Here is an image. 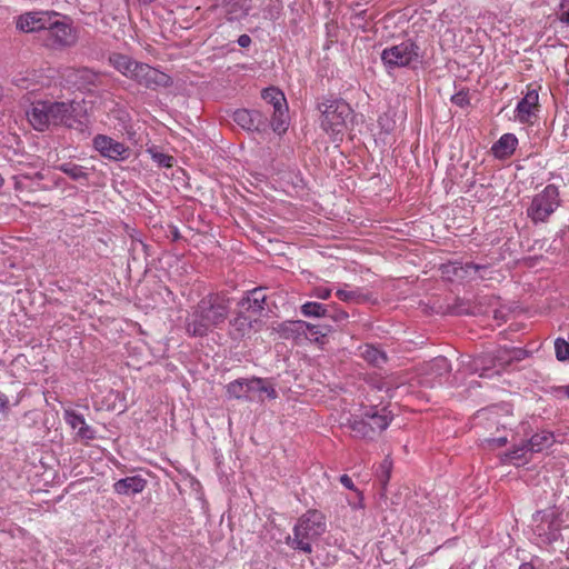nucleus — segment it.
Segmentation results:
<instances>
[{"label": "nucleus", "mask_w": 569, "mask_h": 569, "mask_svg": "<svg viewBox=\"0 0 569 569\" xmlns=\"http://www.w3.org/2000/svg\"><path fill=\"white\" fill-rule=\"evenodd\" d=\"M230 311V298L224 293H211L203 297L186 320V330L190 336L204 337L220 327Z\"/></svg>", "instance_id": "1"}, {"label": "nucleus", "mask_w": 569, "mask_h": 569, "mask_svg": "<svg viewBox=\"0 0 569 569\" xmlns=\"http://www.w3.org/2000/svg\"><path fill=\"white\" fill-rule=\"evenodd\" d=\"M27 118L38 131H44L50 126H66L83 136L90 134L87 122L73 116L71 103L39 101L27 111Z\"/></svg>", "instance_id": "2"}, {"label": "nucleus", "mask_w": 569, "mask_h": 569, "mask_svg": "<svg viewBox=\"0 0 569 569\" xmlns=\"http://www.w3.org/2000/svg\"><path fill=\"white\" fill-rule=\"evenodd\" d=\"M326 529L323 513L318 510H308L298 518L292 536L286 538V543L293 550L310 555L313 551L312 543L325 533Z\"/></svg>", "instance_id": "3"}, {"label": "nucleus", "mask_w": 569, "mask_h": 569, "mask_svg": "<svg viewBox=\"0 0 569 569\" xmlns=\"http://www.w3.org/2000/svg\"><path fill=\"white\" fill-rule=\"evenodd\" d=\"M380 59L386 71L391 74L398 69H416L422 62L423 53L412 39H406L386 47L380 53Z\"/></svg>", "instance_id": "4"}, {"label": "nucleus", "mask_w": 569, "mask_h": 569, "mask_svg": "<svg viewBox=\"0 0 569 569\" xmlns=\"http://www.w3.org/2000/svg\"><path fill=\"white\" fill-rule=\"evenodd\" d=\"M321 112V128L336 139V136L342 133L347 120L351 116L350 106L342 99H325L318 104Z\"/></svg>", "instance_id": "5"}, {"label": "nucleus", "mask_w": 569, "mask_h": 569, "mask_svg": "<svg viewBox=\"0 0 569 569\" xmlns=\"http://www.w3.org/2000/svg\"><path fill=\"white\" fill-rule=\"evenodd\" d=\"M561 199L557 186L547 184L539 193L535 194L527 208V217L532 223H545L560 207Z\"/></svg>", "instance_id": "6"}, {"label": "nucleus", "mask_w": 569, "mask_h": 569, "mask_svg": "<svg viewBox=\"0 0 569 569\" xmlns=\"http://www.w3.org/2000/svg\"><path fill=\"white\" fill-rule=\"evenodd\" d=\"M51 22L52 26L48 27L44 36H40L47 48L61 50L76 46L78 42V30L73 27L70 19L57 13V19H52Z\"/></svg>", "instance_id": "7"}, {"label": "nucleus", "mask_w": 569, "mask_h": 569, "mask_svg": "<svg viewBox=\"0 0 569 569\" xmlns=\"http://www.w3.org/2000/svg\"><path fill=\"white\" fill-rule=\"evenodd\" d=\"M263 100L271 104L273 113L271 118L272 130L277 133H282L287 130V112L288 106L284 94L277 88H267L262 91Z\"/></svg>", "instance_id": "8"}, {"label": "nucleus", "mask_w": 569, "mask_h": 569, "mask_svg": "<svg viewBox=\"0 0 569 569\" xmlns=\"http://www.w3.org/2000/svg\"><path fill=\"white\" fill-rule=\"evenodd\" d=\"M451 371V365L445 357H437L421 367L419 383L426 388L442 385Z\"/></svg>", "instance_id": "9"}, {"label": "nucleus", "mask_w": 569, "mask_h": 569, "mask_svg": "<svg viewBox=\"0 0 569 569\" xmlns=\"http://www.w3.org/2000/svg\"><path fill=\"white\" fill-rule=\"evenodd\" d=\"M57 19L54 11H31L21 14L17 20V28L23 32H39L44 36L51 20Z\"/></svg>", "instance_id": "10"}, {"label": "nucleus", "mask_w": 569, "mask_h": 569, "mask_svg": "<svg viewBox=\"0 0 569 569\" xmlns=\"http://www.w3.org/2000/svg\"><path fill=\"white\" fill-rule=\"evenodd\" d=\"M93 148L103 157L113 161L124 160L130 156V149L122 142L106 134L93 138Z\"/></svg>", "instance_id": "11"}, {"label": "nucleus", "mask_w": 569, "mask_h": 569, "mask_svg": "<svg viewBox=\"0 0 569 569\" xmlns=\"http://www.w3.org/2000/svg\"><path fill=\"white\" fill-rule=\"evenodd\" d=\"M136 82L148 89H157L159 87H168L171 84V78L164 72L142 63L138 67Z\"/></svg>", "instance_id": "12"}, {"label": "nucleus", "mask_w": 569, "mask_h": 569, "mask_svg": "<svg viewBox=\"0 0 569 569\" xmlns=\"http://www.w3.org/2000/svg\"><path fill=\"white\" fill-rule=\"evenodd\" d=\"M262 388V378L237 379L227 385V393L234 399L251 400L252 393Z\"/></svg>", "instance_id": "13"}, {"label": "nucleus", "mask_w": 569, "mask_h": 569, "mask_svg": "<svg viewBox=\"0 0 569 569\" xmlns=\"http://www.w3.org/2000/svg\"><path fill=\"white\" fill-rule=\"evenodd\" d=\"M233 121L244 130L261 131L267 118L258 110L239 109L233 113Z\"/></svg>", "instance_id": "14"}, {"label": "nucleus", "mask_w": 569, "mask_h": 569, "mask_svg": "<svg viewBox=\"0 0 569 569\" xmlns=\"http://www.w3.org/2000/svg\"><path fill=\"white\" fill-rule=\"evenodd\" d=\"M252 315L248 313L244 309L238 308L234 317L229 321V336L233 340H241L248 336L252 329L253 322Z\"/></svg>", "instance_id": "15"}, {"label": "nucleus", "mask_w": 569, "mask_h": 569, "mask_svg": "<svg viewBox=\"0 0 569 569\" xmlns=\"http://www.w3.org/2000/svg\"><path fill=\"white\" fill-rule=\"evenodd\" d=\"M539 108V94L535 88H528L525 97L516 107V118L521 122H529L532 116H536Z\"/></svg>", "instance_id": "16"}, {"label": "nucleus", "mask_w": 569, "mask_h": 569, "mask_svg": "<svg viewBox=\"0 0 569 569\" xmlns=\"http://www.w3.org/2000/svg\"><path fill=\"white\" fill-rule=\"evenodd\" d=\"M67 80L78 89H90L99 83L100 74L90 68H71L67 70Z\"/></svg>", "instance_id": "17"}, {"label": "nucleus", "mask_w": 569, "mask_h": 569, "mask_svg": "<svg viewBox=\"0 0 569 569\" xmlns=\"http://www.w3.org/2000/svg\"><path fill=\"white\" fill-rule=\"evenodd\" d=\"M63 419L67 425H69L73 430H77V437L81 440L90 441L96 439V430L89 426L84 417L72 410L66 409L63 412Z\"/></svg>", "instance_id": "18"}, {"label": "nucleus", "mask_w": 569, "mask_h": 569, "mask_svg": "<svg viewBox=\"0 0 569 569\" xmlns=\"http://www.w3.org/2000/svg\"><path fill=\"white\" fill-rule=\"evenodd\" d=\"M267 295L263 288H254L247 292L238 302V308L244 309L251 315H259L266 306Z\"/></svg>", "instance_id": "19"}, {"label": "nucleus", "mask_w": 569, "mask_h": 569, "mask_svg": "<svg viewBox=\"0 0 569 569\" xmlns=\"http://www.w3.org/2000/svg\"><path fill=\"white\" fill-rule=\"evenodd\" d=\"M147 480L141 476H130L114 482L113 490L118 495L131 496L144 490Z\"/></svg>", "instance_id": "20"}, {"label": "nucleus", "mask_w": 569, "mask_h": 569, "mask_svg": "<svg viewBox=\"0 0 569 569\" xmlns=\"http://www.w3.org/2000/svg\"><path fill=\"white\" fill-rule=\"evenodd\" d=\"M365 417L372 423L377 435L386 430L392 420L391 412L387 408H368L365 410Z\"/></svg>", "instance_id": "21"}, {"label": "nucleus", "mask_w": 569, "mask_h": 569, "mask_svg": "<svg viewBox=\"0 0 569 569\" xmlns=\"http://www.w3.org/2000/svg\"><path fill=\"white\" fill-rule=\"evenodd\" d=\"M350 288L349 284H343V288H339L336 291V296L343 302L348 303H366L373 301L372 295L369 292H363L361 288Z\"/></svg>", "instance_id": "22"}, {"label": "nucleus", "mask_w": 569, "mask_h": 569, "mask_svg": "<svg viewBox=\"0 0 569 569\" xmlns=\"http://www.w3.org/2000/svg\"><path fill=\"white\" fill-rule=\"evenodd\" d=\"M317 329L316 325L306 322L303 320L286 321L279 325L278 332L284 339L296 338L300 335H306V330Z\"/></svg>", "instance_id": "23"}, {"label": "nucleus", "mask_w": 569, "mask_h": 569, "mask_svg": "<svg viewBox=\"0 0 569 569\" xmlns=\"http://www.w3.org/2000/svg\"><path fill=\"white\" fill-rule=\"evenodd\" d=\"M352 436L358 439L373 440L377 436L372 423L365 417V411L360 418H356L349 423Z\"/></svg>", "instance_id": "24"}, {"label": "nucleus", "mask_w": 569, "mask_h": 569, "mask_svg": "<svg viewBox=\"0 0 569 569\" xmlns=\"http://www.w3.org/2000/svg\"><path fill=\"white\" fill-rule=\"evenodd\" d=\"M518 144V139L512 133L502 134L499 140L492 146L493 154L499 159L510 157Z\"/></svg>", "instance_id": "25"}, {"label": "nucleus", "mask_w": 569, "mask_h": 569, "mask_svg": "<svg viewBox=\"0 0 569 569\" xmlns=\"http://www.w3.org/2000/svg\"><path fill=\"white\" fill-rule=\"evenodd\" d=\"M251 8V0H228L224 11L229 21L240 20L246 17Z\"/></svg>", "instance_id": "26"}, {"label": "nucleus", "mask_w": 569, "mask_h": 569, "mask_svg": "<svg viewBox=\"0 0 569 569\" xmlns=\"http://www.w3.org/2000/svg\"><path fill=\"white\" fill-rule=\"evenodd\" d=\"M361 357L375 367H382L388 361L386 352L375 346L366 345L361 348Z\"/></svg>", "instance_id": "27"}, {"label": "nucleus", "mask_w": 569, "mask_h": 569, "mask_svg": "<svg viewBox=\"0 0 569 569\" xmlns=\"http://www.w3.org/2000/svg\"><path fill=\"white\" fill-rule=\"evenodd\" d=\"M553 435L548 431L535 433L526 443L531 452H540L553 443Z\"/></svg>", "instance_id": "28"}, {"label": "nucleus", "mask_w": 569, "mask_h": 569, "mask_svg": "<svg viewBox=\"0 0 569 569\" xmlns=\"http://www.w3.org/2000/svg\"><path fill=\"white\" fill-rule=\"evenodd\" d=\"M58 169L74 181H88L89 169L72 162L61 163Z\"/></svg>", "instance_id": "29"}, {"label": "nucleus", "mask_w": 569, "mask_h": 569, "mask_svg": "<svg viewBox=\"0 0 569 569\" xmlns=\"http://www.w3.org/2000/svg\"><path fill=\"white\" fill-rule=\"evenodd\" d=\"M300 311L307 318H323L328 316V306L316 301H307L301 306Z\"/></svg>", "instance_id": "30"}, {"label": "nucleus", "mask_w": 569, "mask_h": 569, "mask_svg": "<svg viewBox=\"0 0 569 569\" xmlns=\"http://www.w3.org/2000/svg\"><path fill=\"white\" fill-rule=\"evenodd\" d=\"M109 62L121 74L128 70V66H133V59L122 53L110 54Z\"/></svg>", "instance_id": "31"}, {"label": "nucleus", "mask_w": 569, "mask_h": 569, "mask_svg": "<svg viewBox=\"0 0 569 569\" xmlns=\"http://www.w3.org/2000/svg\"><path fill=\"white\" fill-rule=\"evenodd\" d=\"M392 470V460L389 457H386L379 468L377 469L376 476L381 483V487L385 489L390 480Z\"/></svg>", "instance_id": "32"}, {"label": "nucleus", "mask_w": 569, "mask_h": 569, "mask_svg": "<svg viewBox=\"0 0 569 569\" xmlns=\"http://www.w3.org/2000/svg\"><path fill=\"white\" fill-rule=\"evenodd\" d=\"M556 358L559 361H569V342L562 338L555 341Z\"/></svg>", "instance_id": "33"}, {"label": "nucleus", "mask_w": 569, "mask_h": 569, "mask_svg": "<svg viewBox=\"0 0 569 569\" xmlns=\"http://www.w3.org/2000/svg\"><path fill=\"white\" fill-rule=\"evenodd\" d=\"M340 482L341 485L349 489V490H353L356 493H357V497H358V502L357 503H353V508H362L363 505H362V493L355 487L353 482H352V479L348 476V475H342L340 477Z\"/></svg>", "instance_id": "34"}, {"label": "nucleus", "mask_w": 569, "mask_h": 569, "mask_svg": "<svg viewBox=\"0 0 569 569\" xmlns=\"http://www.w3.org/2000/svg\"><path fill=\"white\" fill-rule=\"evenodd\" d=\"M530 451L526 442L519 447H515L506 456L510 461H520L525 459L526 453Z\"/></svg>", "instance_id": "35"}, {"label": "nucleus", "mask_w": 569, "mask_h": 569, "mask_svg": "<svg viewBox=\"0 0 569 569\" xmlns=\"http://www.w3.org/2000/svg\"><path fill=\"white\" fill-rule=\"evenodd\" d=\"M336 322L346 321L349 317L348 312L342 309L337 308L336 305L328 306V316Z\"/></svg>", "instance_id": "36"}, {"label": "nucleus", "mask_w": 569, "mask_h": 569, "mask_svg": "<svg viewBox=\"0 0 569 569\" xmlns=\"http://www.w3.org/2000/svg\"><path fill=\"white\" fill-rule=\"evenodd\" d=\"M502 353H507L509 360H512V359L520 360L523 357L525 351L522 349H517V348H513L511 350H507V349L502 350L501 349V350L497 351L496 358L498 360H503L505 357L502 356Z\"/></svg>", "instance_id": "37"}, {"label": "nucleus", "mask_w": 569, "mask_h": 569, "mask_svg": "<svg viewBox=\"0 0 569 569\" xmlns=\"http://www.w3.org/2000/svg\"><path fill=\"white\" fill-rule=\"evenodd\" d=\"M451 102L461 108L469 106L470 99L468 91L461 90L457 92L451 97Z\"/></svg>", "instance_id": "38"}, {"label": "nucleus", "mask_w": 569, "mask_h": 569, "mask_svg": "<svg viewBox=\"0 0 569 569\" xmlns=\"http://www.w3.org/2000/svg\"><path fill=\"white\" fill-rule=\"evenodd\" d=\"M152 159L161 167L170 168L173 164V157L162 152H153Z\"/></svg>", "instance_id": "39"}, {"label": "nucleus", "mask_w": 569, "mask_h": 569, "mask_svg": "<svg viewBox=\"0 0 569 569\" xmlns=\"http://www.w3.org/2000/svg\"><path fill=\"white\" fill-rule=\"evenodd\" d=\"M331 292L332 290L330 288L317 287L312 290V296L321 300H327L330 298Z\"/></svg>", "instance_id": "40"}, {"label": "nucleus", "mask_w": 569, "mask_h": 569, "mask_svg": "<svg viewBox=\"0 0 569 569\" xmlns=\"http://www.w3.org/2000/svg\"><path fill=\"white\" fill-rule=\"evenodd\" d=\"M558 16L561 22L569 24V1L561 2Z\"/></svg>", "instance_id": "41"}, {"label": "nucleus", "mask_w": 569, "mask_h": 569, "mask_svg": "<svg viewBox=\"0 0 569 569\" xmlns=\"http://www.w3.org/2000/svg\"><path fill=\"white\" fill-rule=\"evenodd\" d=\"M141 62L133 60V66H128V70L124 71L122 74L134 81L138 74L137 70Z\"/></svg>", "instance_id": "42"}, {"label": "nucleus", "mask_w": 569, "mask_h": 569, "mask_svg": "<svg viewBox=\"0 0 569 569\" xmlns=\"http://www.w3.org/2000/svg\"><path fill=\"white\" fill-rule=\"evenodd\" d=\"M258 391L267 393L268 398H270V399H276L278 397L276 389L271 386H267L263 379H262V388L258 389Z\"/></svg>", "instance_id": "43"}, {"label": "nucleus", "mask_w": 569, "mask_h": 569, "mask_svg": "<svg viewBox=\"0 0 569 569\" xmlns=\"http://www.w3.org/2000/svg\"><path fill=\"white\" fill-rule=\"evenodd\" d=\"M9 398L0 391V413L7 415L9 411Z\"/></svg>", "instance_id": "44"}, {"label": "nucleus", "mask_w": 569, "mask_h": 569, "mask_svg": "<svg viewBox=\"0 0 569 569\" xmlns=\"http://www.w3.org/2000/svg\"><path fill=\"white\" fill-rule=\"evenodd\" d=\"M555 513L553 511L550 512V513H547L546 511H537L535 515H533V520L536 522L540 521L542 522L545 519H548V518H553Z\"/></svg>", "instance_id": "45"}, {"label": "nucleus", "mask_w": 569, "mask_h": 569, "mask_svg": "<svg viewBox=\"0 0 569 569\" xmlns=\"http://www.w3.org/2000/svg\"><path fill=\"white\" fill-rule=\"evenodd\" d=\"M237 42L241 48H247L251 44V38L248 34H241Z\"/></svg>", "instance_id": "46"}, {"label": "nucleus", "mask_w": 569, "mask_h": 569, "mask_svg": "<svg viewBox=\"0 0 569 569\" xmlns=\"http://www.w3.org/2000/svg\"><path fill=\"white\" fill-rule=\"evenodd\" d=\"M487 441L489 445H493L496 447H502L507 443V438L499 437V438L487 439Z\"/></svg>", "instance_id": "47"}, {"label": "nucleus", "mask_w": 569, "mask_h": 569, "mask_svg": "<svg viewBox=\"0 0 569 569\" xmlns=\"http://www.w3.org/2000/svg\"><path fill=\"white\" fill-rule=\"evenodd\" d=\"M485 269L483 266L477 264V263H467L466 264V271L469 272L470 270H473L475 272Z\"/></svg>", "instance_id": "48"}, {"label": "nucleus", "mask_w": 569, "mask_h": 569, "mask_svg": "<svg viewBox=\"0 0 569 569\" xmlns=\"http://www.w3.org/2000/svg\"><path fill=\"white\" fill-rule=\"evenodd\" d=\"M518 569H536V567L531 562H523Z\"/></svg>", "instance_id": "49"}, {"label": "nucleus", "mask_w": 569, "mask_h": 569, "mask_svg": "<svg viewBox=\"0 0 569 569\" xmlns=\"http://www.w3.org/2000/svg\"><path fill=\"white\" fill-rule=\"evenodd\" d=\"M311 337H317L318 335H320V330H319V327L317 326V329H312V330H307Z\"/></svg>", "instance_id": "50"}, {"label": "nucleus", "mask_w": 569, "mask_h": 569, "mask_svg": "<svg viewBox=\"0 0 569 569\" xmlns=\"http://www.w3.org/2000/svg\"><path fill=\"white\" fill-rule=\"evenodd\" d=\"M562 389L565 390L566 396L569 398V385L562 387Z\"/></svg>", "instance_id": "51"}, {"label": "nucleus", "mask_w": 569, "mask_h": 569, "mask_svg": "<svg viewBox=\"0 0 569 569\" xmlns=\"http://www.w3.org/2000/svg\"><path fill=\"white\" fill-rule=\"evenodd\" d=\"M179 237H180L179 231L176 229V230L173 231V238H174V239H178Z\"/></svg>", "instance_id": "52"}, {"label": "nucleus", "mask_w": 569, "mask_h": 569, "mask_svg": "<svg viewBox=\"0 0 569 569\" xmlns=\"http://www.w3.org/2000/svg\"><path fill=\"white\" fill-rule=\"evenodd\" d=\"M471 370H472V371H477V367H476V366H472V367H471Z\"/></svg>", "instance_id": "53"}]
</instances>
